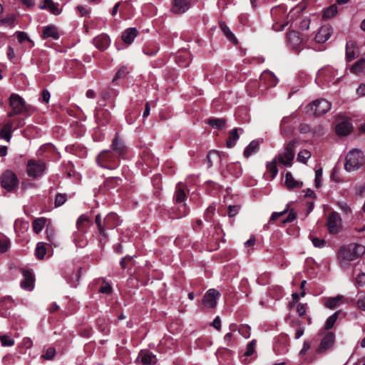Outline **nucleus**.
I'll return each mask as SVG.
<instances>
[{"mask_svg": "<svg viewBox=\"0 0 365 365\" xmlns=\"http://www.w3.org/2000/svg\"><path fill=\"white\" fill-rule=\"evenodd\" d=\"M365 247L361 244H349L341 247L338 252V260L340 267L348 269L349 263L364 255Z\"/></svg>", "mask_w": 365, "mask_h": 365, "instance_id": "nucleus-1", "label": "nucleus"}, {"mask_svg": "<svg viewBox=\"0 0 365 365\" xmlns=\"http://www.w3.org/2000/svg\"><path fill=\"white\" fill-rule=\"evenodd\" d=\"M9 106L12 110L8 113V117L11 118L19 114L31 115L35 111V108L25 103L24 100L18 94L13 93L9 98Z\"/></svg>", "mask_w": 365, "mask_h": 365, "instance_id": "nucleus-2", "label": "nucleus"}, {"mask_svg": "<svg viewBox=\"0 0 365 365\" xmlns=\"http://www.w3.org/2000/svg\"><path fill=\"white\" fill-rule=\"evenodd\" d=\"M119 158L111 150L101 151L96 157V163L103 168L115 170L119 165Z\"/></svg>", "mask_w": 365, "mask_h": 365, "instance_id": "nucleus-3", "label": "nucleus"}, {"mask_svg": "<svg viewBox=\"0 0 365 365\" xmlns=\"http://www.w3.org/2000/svg\"><path fill=\"white\" fill-rule=\"evenodd\" d=\"M364 155L361 150L353 149L350 150L345 158L344 168L348 172L359 169L364 165Z\"/></svg>", "mask_w": 365, "mask_h": 365, "instance_id": "nucleus-4", "label": "nucleus"}, {"mask_svg": "<svg viewBox=\"0 0 365 365\" xmlns=\"http://www.w3.org/2000/svg\"><path fill=\"white\" fill-rule=\"evenodd\" d=\"M322 336L320 342L315 349L317 354H323L333 349L335 343V334L332 331H319Z\"/></svg>", "mask_w": 365, "mask_h": 365, "instance_id": "nucleus-5", "label": "nucleus"}, {"mask_svg": "<svg viewBox=\"0 0 365 365\" xmlns=\"http://www.w3.org/2000/svg\"><path fill=\"white\" fill-rule=\"evenodd\" d=\"M273 20L272 29L275 31H282L288 24V15L282 7H275L271 10Z\"/></svg>", "mask_w": 365, "mask_h": 365, "instance_id": "nucleus-6", "label": "nucleus"}, {"mask_svg": "<svg viewBox=\"0 0 365 365\" xmlns=\"http://www.w3.org/2000/svg\"><path fill=\"white\" fill-rule=\"evenodd\" d=\"M46 170V165L41 160L30 159L27 162L26 173L33 179L41 177Z\"/></svg>", "mask_w": 365, "mask_h": 365, "instance_id": "nucleus-7", "label": "nucleus"}, {"mask_svg": "<svg viewBox=\"0 0 365 365\" xmlns=\"http://www.w3.org/2000/svg\"><path fill=\"white\" fill-rule=\"evenodd\" d=\"M0 182L1 187L9 192L13 191L19 185L16 175L10 170H7L2 173Z\"/></svg>", "mask_w": 365, "mask_h": 365, "instance_id": "nucleus-8", "label": "nucleus"}, {"mask_svg": "<svg viewBox=\"0 0 365 365\" xmlns=\"http://www.w3.org/2000/svg\"><path fill=\"white\" fill-rule=\"evenodd\" d=\"M295 143V140H291L287 143L283 153L279 154L277 158L279 163L286 166H291L294 157V147Z\"/></svg>", "mask_w": 365, "mask_h": 365, "instance_id": "nucleus-9", "label": "nucleus"}, {"mask_svg": "<svg viewBox=\"0 0 365 365\" xmlns=\"http://www.w3.org/2000/svg\"><path fill=\"white\" fill-rule=\"evenodd\" d=\"M331 104L325 99H317L311 103L308 107L314 115H321L331 109Z\"/></svg>", "mask_w": 365, "mask_h": 365, "instance_id": "nucleus-10", "label": "nucleus"}, {"mask_svg": "<svg viewBox=\"0 0 365 365\" xmlns=\"http://www.w3.org/2000/svg\"><path fill=\"white\" fill-rule=\"evenodd\" d=\"M92 222L91 219L87 215H81L76 221V228L78 230V232L73 234V241L80 247L83 246V243H81L80 241L78 240V236L80 233H85L86 229L91 225Z\"/></svg>", "mask_w": 365, "mask_h": 365, "instance_id": "nucleus-11", "label": "nucleus"}, {"mask_svg": "<svg viewBox=\"0 0 365 365\" xmlns=\"http://www.w3.org/2000/svg\"><path fill=\"white\" fill-rule=\"evenodd\" d=\"M327 226L330 234H337L341 229V218L339 213L331 212L327 221Z\"/></svg>", "mask_w": 365, "mask_h": 365, "instance_id": "nucleus-12", "label": "nucleus"}, {"mask_svg": "<svg viewBox=\"0 0 365 365\" xmlns=\"http://www.w3.org/2000/svg\"><path fill=\"white\" fill-rule=\"evenodd\" d=\"M220 294L215 289H210L206 292L202 299V304L205 308L212 309L217 305V300Z\"/></svg>", "mask_w": 365, "mask_h": 365, "instance_id": "nucleus-13", "label": "nucleus"}, {"mask_svg": "<svg viewBox=\"0 0 365 365\" xmlns=\"http://www.w3.org/2000/svg\"><path fill=\"white\" fill-rule=\"evenodd\" d=\"M21 273L24 277L21 282V288L31 291L34 287V277L33 274L29 270L25 269H21Z\"/></svg>", "mask_w": 365, "mask_h": 365, "instance_id": "nucleus-14", "label": "nucleus"}, {"mask_svg": "<svg viewBox=\"0 0 365 365\" xmlns=\"http://www.w3.org/2000/svg\"><path fill=\"white\" fill-rule=\"evenodd\" d=\"M190 7V0H173L171 11L175 14H183Z\"/></svg>", "mask_w": 365, "mask_h": 365, "instance_id": "nucleus-15", "label": "nucleus"}, {"mask_svg": "<svg viewBox=\"0 0 365 365\" xmlns=\"http://www.w3.org/2000/svg\"><path fill=\"white\" fill-rule=\"evenodd\" d=\"M111 148L118 158L123 156L127 152V148L118 135H115L112 141Z\"/></svg>", "mask_w": 365, "mask_h": 365, "instance_id": "nucleus-16", "label": "nucleus"}, {"mask_svg": "<svg viewBox=\"0 0 365 365\" xmlns=\"http://www.w3.org/2000/svg\"><path fill=\"white\" fill-rule=\"evenodd\" d=\"M95 223L100 234V242L101 243H106L108 240V234L106 225L103 223V218L101 217V215L98 214L96 216Z\"/></svg>", "mask_w": 365, "mask_h": 365, "instance_id": "nucleus-17", "label": "nucleus"}, {"mask_svg": "<svg viewBox=\"0 0 365 365\" xmlns=\"http://www.w3.org/2000/svg\"><path fill=\"white\" fill-rule=\"evenodd\" d=\"M332 29L329 26H324L320 28L315 36V41L317 43H323L327 41L331 36Z\"/></svg>", "mask_w": 365, "mask_h": 365, "instance_id": "nucleus-18", "label": "nucleus"}, {"mask_svg": "<svg viewBox=\"0 0 365 365\" xmlns=\"http://www.w3.org/2000/svg\"><path fill=\"white\" fill-rule=\"evenodd\" d=\"M110 38L106 34H101L93 39L95 46L99 50H105L110 45Z\"/></svg>", "mask_w": 365, "mask_h": 365, "instance_id": "nucleus-19", "label": "nucleus"}, {"mask_svg": "<svg viewBox=\"0 0 365 365\" xmlns=\"http://www.w3.org/2000/svg\"><path fill=\"white\" fill-rule=\"evenodd\" d=\"M103 223L106 225V230H112L119 224L118 216L115 213L110 212L103 218Z\"/></svg>", "mask_w": 365, "mask_h": 365, "instance_id": "nucleus-20", "label": "nucleus"}, {"mask_svg": "<svg viewBox=\"0 0 365 365\" xmlns=\"http://www.w3.org/2000/svg\"><path fill=\"white\" fill-rule=\"evenodd\" d=\"M344 302V297L342 295H337L334 297L325 299L324 305L326 307L334 309L339 307Z\"/></svg>", "mask_w": 365, "mask_h": 365, "instance_id": "nucleus-21", "label": "nucleus"}, {"mask_svg": "<svg viewBox=\"0 0 365 365\" xmlns=\"http://www.w3.org/2000/svg\"><path fill=\"white\" fill-rule=\"evenodd\" d=\"M352 130V125L348 120H344L337 124L335 128V131L338 135L343 136L347 135Z\"/></svg>", "mask_w": 365, "mask_h": 365, "instance_id": "nucleus-22", "label": "nucleus"}, {"mask_svg": "<svg viewBox=\"0 0 365 365\" xmlns=\"http://www.w3.org/2000/svg\"><path fill=\"white\" fill-rule=\"evenodd\" d=\"M138 34L135 28H128L125 29L121 36L123 41L126 44H131Z\"/></svg>", "mask_w": 365, "mask_h": 365, "instance_id": "nucleus-23", "label": "nucleus"}, {"mask_svg": "<svg viewBox=\"0 0 365 365\" xmlns=\"http://www.w3.org/2000/svg\"><path fill=\"white\" fill-rule=\"evenodd\" d=\"M39 7L41 9L48 10L54 15H58L61 12L58 7V4L53 2L52 0H44Z\"/></svg>", "mask_w": 365, "mask_h": 365, "instance_id": "nucleus-24", "label": "nucleus"}, {"mask_svg": "<svg viewBox=\"0 0 365 365\" xmlns=\"http://www.w3.org/2000/svg\"><path fill=\"white\" fill-rule=\"evenodd\" d=\"M96 121L101 125H106L110 120V113L106 109H98L96 114Z\"/></svg>", "mask_w": 365, "mask_h": 365, "instance_id": "nucleus-25", "label": "nucleus"}, {"mask_svg": "<svg viewBox=\"0 0 365 365\" xmlns=\"http://www.w3.org/2000/svg\"><path fill=\"white\" fill-rule=\"evenodd\" d=\"M238 131L240 133L243 132L242 128H233L229 133L228 138L226 140V145L227 148H232L235 145L237 141L240 138Z\"/></svg>", "mask_w": 365, "mask_h": 365, "instance_id": "nucleus-26", "label": "nucleus"}, {"mask_svg": "<svg viewBox=\"0 0 365 365\" xmlns=\"http://www.w3.org/2000/svg\"><path fill=\"white\" fill-rule=\"evenodd\" d=\"M138 359L140 360L141 363L144 365H153L156 363L155 356L149 351H141L139 353Z\"/></svg>", "mask_w": 365, "mask_h": 365, "instance_id": "nucleus-27", "label": "nucleus"}, {"mask_svg": "<svg viewBox=\"0 0 365 365\" xmlns=\"http://www.w3.org/2000/svg\"><path fill=\"white\" fill-rule=\"evenodd\" d=\"M42 37L43 38H51L55 40L58 39L59 38L58 29L53 25L46 26L43 29Z\"/></svg>", "mask_w": 365, "mask_h": 365, "instance_id": "nucleus-28", "label": "nucleus"}, {"mask_svg": "<svg viewBox=\"0 0 365 365\" xmlns=\"http://www.w3.org/2000/svg\"><path fill=\"white\" fill-rule=\"evenodd\" d=\"M12 305L11 299L10 298H5L0 302V317L3 318L10 317V312L8 309Z\"/></svg>", "mask_w": 365, "mask_h": 365, "instance_id": "nucleus-29", "label": "nucleus"}, {"mask_svg": "<svg viewBox=\"0 0 365 365\" xmlns=\"http://www.w3.org/2000/svg\"><path fill=\"white\" fill-rule=\"evenodd\" d=\"M260 142L257 140H254L245 148L243 155L245 158H249L252 155L258 152L259 149Z\"/></svg>", "mask_w": 365, "mask_h": 365, "instance_id": "nucleus-30", "label": "nucleus"}, {"mask_svg": "<svg viewBox=\"0 0 365 365\" xmlns=\"http://www.w3.org/2000/svg\"><path fill=\"white\" fill-rule=\"evenodd\" d=\"M12 130L13 123L7 122L1 129L0 138L4 139L7 142H9L11 138Z\"/></svg>", "mask_w": 365, "mask_h": 365, "instance_id": "nucleus-31", "label": "nucleus"}, {"mask_svg": "<svg viewBox=\"0 0 365 365\" xmlns=\"http://www.w3.org/2000/svg\"><path fill=\"white\" fill-rule=\"evenodd\" d=\"M302 182L296 180L291 173H287L285 175V185L289 190L300 188L302 187Z\"/></svg>", "mask_w": 365, "mask_h": 365, "instance_id": "nucleus-32", "label": "nucleus"}, {"mask_svg": "<svg viewBox=\"0 0 365 365\" xmlns=\"http://www.w3.org/2000/svg\"><path fill=\"white\" fill-rule=\"evenodd\" d=\"M287 43L292 47H296L301 43V38L299 33L294 31H292L287 34Z\"/></svg>", "mask_w": 365, "mask_h": 365, "instance_id": "nucleus-33", "label": "nucleus"}, {"mask_svg": "<svg viewBox=\"0 0 365 365\" xmlns=\"http://www.w3.org/2000/svg\"><path fill=\"white\" fill-rule=\"evenodd\" d=\"M356 44L354 41H349L346 43V56L349 61L354 60L356 57L355 51Z\"/></svg>", "mask_w": 365, "mask_h": 365, "instance_id": "nucleus-34", "label": "nucleus"}, {"mask_svg": "<svg viewBox=\"0 0 365 365\" xmlns=\"http://www.w3.org/2000/svg\"><path fill=\"white\" fill-rule=\"evenodd\" d=\"M331 73V71L329 68H324L319 71L317 75L316 81L318 83L329 82V80L328 79V77L330 76Z\"/></svg>", "mask_w": 365, "mask_h": 365, "instance_id": "nucleus-35", "label": "nucleus"}, {"mask_svg": "<svg viewBox=\"0 0 365 365\" xmlns=\"http://www.w3.org/2000/svg\"><path fill=\"white\" fill-rule=\"evenodd\" d=\"M185 197L186 195L183 189V185L182 183H178L176 185L175 192V201L178 203L183 202L185 200Z\"/></svg>", "mask_w": 365, "mask_h": 365, "instance_id": "nucleus-36", "label": "nucleus"}, {"mask_svg": "<svg viewBox=\"0 0 365 365\" xmlns=\"http://www.w3.org/2000/svg\"><path fill=\"white\" fill-rule=\"evenodd\" d=\"M220 27L229 41H232L235 44L237 43V38H235L234 34L230 31V28L226 25L225 23H220Z\"/></svg>", "mask_w": 365, "mask_h": 365, "instance_id": "nucleus-37", "label": "nucleus"}, {"mask_svg": "<svg viewBox=\"0 0 365 365\" xmlns=\"http://www.w3.org/2000/svg\"><path fill=\"white\" fill-rule=\"evenodd\" d=\"M46 220L44 217H40L34 220L32 227L34 232L39 233L43 229Z\"/></svg>", "mask_w": 365, "mask_h": 365, "instance_id": "nucleus-38", "label": "nucleus"}, {"mask_svg": "<svg viewBox=\"0 0 365 365\" xmlns=\"http://www.w3.org/2000/svg\"><path fill=\"white\" fill-rule=\"evenodd\" d=\"M365 70V59L361 58L357 61L351 68L353 73L359 74Z\"/></svg>", "mask_w": 365, "mask_h": 365, "instance_id": "nucleus-39", "label": "nucleus"}, {"mask_svg": "<svg viewBox=\"0 0 365 365\" xmlns=\"http://www.w3.org/2000/svg\"><path fill=\"white\" fill-rule=\"evenodd\" d=\"M177 63L182 67H187L190 63L189 55L186 53L178 54L176 56Z\"/></svg>", "mask_w": 365, "mask_h": 365, "instance_id": "nucleus-40", "label": "nucleus"}, {"mask_svg": "<svg viewBox=\"0 0 365 365\" xmlns=\"http://www.w3.org/2000/svg\"><path fill=\"white\" fill-rule=\"evenodd\" d=\"M209 125L213 128L220 130L225 125V120L223 118H210L208 120Z\"/></svg>", "mask_w": 365, "mask_h": 365, "instance_id": "nucleus-41", "label": "nucleus"}, {"mask_svg": "<svg viewBox=\"0 0 365 365\" xmlns=\"http://www.w3.org/2000/svg\"><path fill=\"white\" fill-rule=\"evenodd\" d=\"M46 253V248L43 242H38L36 245L35 255L38 259H43Z\"/></svg>", "mask_w": 365, "mask_h": 365, "instance_id": "nucleus-42", "label": "nucleus"}, {"mask_svg": "<svg viewBox=\"0 0 365 365\" xmlns=\"http://www.w3.org/2000/svg\"><path fill=\"white\" fill-rule=\"evenodd\" d=\"M277 158H274L272 162L267 164V168L271 175V178L274 179L278 173V169L277 168Z\"/></svg>", "mask_w": 365, "mask_h": 365, "instance_id": "nucleus-43", "label": "nucleus"}, {"mask_svg": "<svg viewBox=\"0 0 365 365\" xmlns=\"http://www.w3.org/2000/svg\"><path fill=\"white\" fill-rule=\"evenodd\" d=\"M121 179L120 178L113 177L106 180L105 186L108 189L114 188L120 184Z\"/></svg>", "mask_w": 365, "mask_h": 365, "instance_id": "nucleus-44", "label": "nucleus"}, {"mask_svg": "<svg viewBox=\"0 0 365 365\" xmlns=\"http://www.w3.org/2000/svg\"><path fill=\"white\" fill-rule=\"evenodd\" d=\"M337 6L333 4L324 10L323 17L325 19H330L335 16L337 13Z\"/></svg>", "mask_w": 365, "mask_h": 365, "instance_id": "nucleus-45", "label": "nucleus"}, {"mask_svg": "<svg viewBox=\"0 0 365 365\" xmlns=\"http://www.w3.org/2000/svg\"><path fill=\"white\" fill-rule=\"evenodd\" d=\"M257 345V341L255 339H252L250 342H249L246 346L245 355L247 356H250L255 353V348Z\"/></svg>", "mask_w": 365, "mask_h": 365, "instance_id": "nucleus-46", "label": "nucleus"}, {"mask_svg": "<svg viewBox=\"0 0 365 365\" xmlns=\"http://www.w3.org/2000/svg\"><path fill=\"white\" fill-rule=\"evenodd\" d=\"M266 79L269 81V86H274L277 83V78L270 72H267L262 75L260 80L263 81Z\"/></svg>", "mask_w": 365, "mask_h": 365, "instance_id": "nucleus-47", "label": "nucleus"}, {"mask_svg": "<svg viewBox=\"0 0 365 365\" xmlns=\"http://www.w3.org/2000/svg\"><path fill=\"white\" fill-rule=\"evenodd\" d=\"M311 157V153L307 150H301L297 155V160L306 163L307 160Z\"/></svg>", "mask_w": 365, "mask_h": 365, "instance_id": "nucleus-48", "label": "nucleus"}, {"mask_svg": "<svg viewBox=\"0 0 365 365\" xmlns=\"http://www.w3.org/2000/svg\"><path fill=\"white\" fill-rule=\"evenodd\" d=\"M129 73V70L126 66H122L116 73L115 78L113 80L114 82L118 78H123L126 76Z\"/></svg>", "mask_w": 365, "mask_h": 365, "instance_id": "nucleus-49", "label": "nucleus"}, {"mask_svg": "<svg viewBox=\"0 0 365 365\" xmlns=\"http://www.w3.org/2000/svg\"><path fill=\"white\" fill-rule=\"evenodd\" d=\"M0 341L4 346H11L14 344V339L7 335L0 336Z\"/></svg>", "mask_w": 365, "mask_h": 365, "instance_id": "nucleus-50", "label": "nucleus"}, {"mask_svg": "<svg viewBox=\"0 0 365 365\" xmlns=\"http://www.w3.org/2000/svg\"><path fill=\"white\" fill-rule=\"evenodd\" d=\"M309 238L311 239L314 246L316 247L322 248L326 243L324 240L314 237L312 235H309Z\"/></svg>", "mask_w": 365, "mask_h": 365, "instance_id": "nucleus-51", "label": "nucleus"}, {"mask_svg": "<svg viewBox=\"0 0 365 365\" xmlns=\"http://www.w3.org/2000/svg\"><path fill=\"white\" fill-rule=\"evenodd\" d=\"M312 344V340H304L303 343L302 349L299 351V356H304L307 354V352L311 349Z\"/></svg>", "mask_w": 365, "mask_h": 365, "instance_id": "nucleus-52", "label": "nucleus"}, {"mask_svg": "<svg viewBox=\"0 0 365 365\" xmlns=\"http://www.w3.org/2000/svg\"><path fill=\"white\" fill-rule=\"evenodd\" d=\"M66 201V195L65 194L58 193L56 196L55 206L59 207L64 204Z\"/></svg>", "mask_w": 365, "mask_h": 365, "instance_id": "nucleus-53", "label": "nucleus"}, {"mask_svg": "<svg viewBox=\"0 0 365 365\" xmlns=\"http://www.w3.org/2000/svg\"><path fill=\"white\" fill-rule=\"evenodd\" d=\"M289 210V205H287L286 208L282 211V212H273L270 217V219H269V222H272V221H274L276 220H277L278 218H279L280 217L283 216L284 215H285L287 211Z\"/></svg>", "mask_w": 365, "mask_h": 365, "instance_id": "nucleus-54", "label": "nucleus"}, {"mask_svg": "<svg viewBox=\"0 0 365 365\" xmlns=\"http://www.w3.org/2000/svg\"><path fill=\"white\" fill-rule=\"evenodd\" d=\"M322 179V169L319 168L315 172V185L317 187H321Z\"/></svg>", "mask_w": 365, "mask_h": 365, "instance_id": "nucleus-55", "label": "nucleus"}, {"mask_svg": "<svg viewBox=\"0 0 365 365\" xmlns=\"http://www.w3.org/2000/svg\"><path fill=\"white\" fill-rule=\"evenodd\" d=\"M346 317V314L344 312L341 310H339L334 313L332 315H331L327 319H341Z\"/></svg>", "mask_w": 365, "mask_h": 365, "instance_id": "nucleus-56", "label": "nucleus"}, {"mask_svg": "<svg viewBox=\"0 0 365 365\" xmlns=\"http://www.w3.org/2000/svg\"><path fill=\"white\" fill-rule=\"evenodd\" d=\"M9 247V241L6 239H0V253L6 252Z\"/></svg>", "mask_w": 365, "mask_h": 365, "instance_id": "nucleus-57", "label": "nucleus"}, {"mask_svg": "<svg viewBox=\"0 0 365 365\" xmlns=\"http://www.w3.org/2000/svg\"><path fill=\"white\" fill-rule=\"evenodd\" d=\"M55 353H56L55 349L53 347H49L46 351L45 354H43L42 355V357L45 359L49 360V359H51L54 356Z\"/></svg>", "mask_w": 365, "mask_h": 365, "instance_id": "nucleus-58", "label": "nucleus"}, {"mask_svg": "<svg viewBox=\"0 0 365 365\" xmlns=\"http://www.w3.org/2000/svg\"><path fill=\"white\" fill-rule=\"evenodd\" d=\"M356 283L360 287L365 285V273L361 272L356 276Z\"/></svg>", "mask_w": 365, "mask_h": 365, "instance_id": "nucleus-59", "label": "nucleus"}, {"mask_svg": "<svg viewBox=\"0 0 365 365\" xmlns=\"http://www.w3.org/2000/svg\"><path fill=\"white\" fill-rule=\"evenodd\" d=\"M16 37L19 43H22L24 41L27 40L29 41H31L30 38H29L26 33L24 31H19L16 33Z\"/></svg>", "mask_w": 365, "mask_h": 365, "instance_id": "nucleus-60", "label": "nucleus"}, {"mask_svg": "<svg viewBox=\"0 0 365 365\" xmlns=\"http://www.w3.org/2000/svg\"><path fill=\"white\" fill-rule=\"evenodd\" d=\"M112 292V287L108 283H105L99 289V292L103 294H110Z\"/></svg>", "mask_w": 365, "mask_h": 365, "instance_id": "nucleus-61", "label": "nucleus"}, {"mask_svg": "<svg viewBox=\"0 0 365 365\" xmlns=\"http://www.w3.org/2000/svg\"><path fill=\"white\" fill-rule=\"evenodd\" d=\"M158 48L155 47L153 48H150L149 46H145L143 48V52L145 54L148 56H154L158 52Z\"/></svg>", "mask_w": 365, "mask_h": 365, "instance_id": "nucleus-62", "label": "nucleus"}, {"mask_svg": "<svg viewBox=\"0 0 365 365\" xmlns=\"http://www.w3.org/2000/svg\"><path fill=\"white\" fill-rule=\"evenodd\" d=\"M239 206H237V205H234V206H232V205H230L229 207H228V215L230 217H235L237 213L239 211Z\"/></svg>", "mask_w": 365, "mask_h": 365, "instance_id": "nucleus-63", "label": "nucleus"}, {"mask_svg": "<svg viewBox=\"0 0 365 365\" xmlns=\"http://www.w3.org/2000/svg\"><path fill=\"white\" fill-rule=\"evenodd\" d=\"M214 211H215V207L212 206H210L207 208V210L205 211V214L206 220H207V221L211 220L212 216L214 213Z\"/></svg>", "mask_w": 365, "mask_h": 365, "instance_id": "nucleus-64", "label": "nucleus"}]
</instances>
